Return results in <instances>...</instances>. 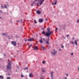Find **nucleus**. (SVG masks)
<instances>
[{
  "label": "nucleus",
  "instance_id": "52",
  "mask_svg": "<svg viewBox=\"0 0 79 79\" xmlns=\"http://www.w3.org/2000/svg\"><path fill=\"white\" fill-rule=\"evenodd\" d=\"M77 41H79V40H77Z\"/></svg>",
  "mask_w": 79,
  "mask_h": 79
},
{
  "label": "nucleus",
  "instance_id": "64",
  "mask_svg": "<svg viewBox=\"0 0 79 79\" xmlns=\"http://www.w3.org/2000/svg\"><path fill=\"white\" fill-rule=\"evenodd\" d=\"M2 13H3V12H2Z\"/></svg>",
  "mask_w": 79,
  "mask_h": 79
},
{
  "label": "nucleus",
  "instance_id": "6",
  "mask_svg": "<svg viewBox=\"0 0 79 79\" xmlns=\"http://www.w3.org/2000/svg\"><path fill=\"white\" fill-rule=\"evenodd\" d=\"M43 21H44V20L42 19H40L39 20V22L40 23H43Z\"/></svg>",
  "mask_w": 79,
  "mask_h": 79
},
{
  "label": "nucleus",
  "instance_id": "14",
  "mask_svg": "<svg viewBox=\"0 0 79 79\" xmlns=\"http://www.w3.org/2000/svg\"><path fill=\"white\" fill-rule=\"evenodd\" d=\"M37 46H35L34 50H37Z\"/></svg>",
  "mask_w": 79,
  "mask_h": 79
},
{
  "label": "nucleus",
  "instance_id": "49",
  "mask_svg": "<svg viewBox=\"0 0 79 79\" xmlns=\"http://www.w3.org/2000/svg\"><path fill=\"white\" fill-rule=\"evenodd\" d=\"M10 37V36H7V37L8 38H9V37Z\"/></svg>",
  "mask_w": 79,
  "mask_h": 79
},
{
  "label": "nucleus",
  "instance_id": "35",
  "mask_svg": "<svg viewBox=\"0 0 79 79\" xmlns=\"http://www.w3.org/2000/svg\"><path fill=\"white\" fill-rule=\"evenodd\" d=\"M43 40L44 42H45V38H43Z\"/></svg>",
  "mask_w": 79,
  "mask_h": 79
},
{
  "label": "nucleus",
  "instance_id": "25",
  "mask_svg": "<svg viewBox=\"0 0 79 79\" xmlns=\"http://www.w3.org/2000/svg\"><path fill=\"white\" fill-rule=\"evenodd\" d=\"M71 43L72 44H74V42H73V41H71Z\"/></svg>",
  "mask_w": 79,
  "mask_h": 79
},
{
  "label": "nucleus",
  "instance_id": "17",
  "mask_svg": "<svg viewBox=\"0 0 79 79\" xmlns=\"http://www.w3.org/2000/svg\"><path fill=\"white\" fill-rule=\"evenodd\" d=\"M12 38H13V36H10L9 38V39H12Z\"/></svg>",
  "mask_w": 79,
  "mask_h": 79
},
{
  "label": "nucleus",
  "instance_id": "39",
  "mask_svg": "<svg viewBox=\"0 0 79 79\" xmlns=\"http://www.w3.org/2000/svg\"><path fill=\"white\" fill-rule=\"evenodd\" d=\"M42 29H43V30H44V31H45V29H44V28H42Z\"/></svg>",
  "mask_w": 79,
  "mask_h": 79
},
{
  "label": "nucleus",
  "instance_id": "38",
  "mask_svg": "<svg viewBox=\"0 0 79 79\" xmlns=\"http://www.w3.org/2000/svg\"><path fill=\"white\" fill-rule=\"evenodd\" d=\"M7 79H10V77H8L7 78Z\"/></svg>",
  "mask_w": 79,
  "mask_h": 79
},
{
  "label": "nucleus",
  "instance_id": "36",
  "mask_svg": "<svg viewBox=\"0 0 79 79\" xmlns=\"http://www.w3.org/2000/svg\"><path fill=\"white\" fill-rule=\"evenodd\" d=\"M32 40H34V38H31V41H32Z\"/></svg>",
  "mask_w": 79,
  "mask_h": 79
},
{
  "label": "nucleus",
  "instance_id": "27",
  "mask_svg": "<svg viewBox=\"0 0 79 79\" xmlns=\"http://www.w3.org/2000/svg\"><path fill=\"white\" fill-rule=\"evenodd\" d=\"M5 7V8H7V6L6 5H5L4 6Z\"/></svg>",
  "mask_w": 79,
  "mask_h": 79
},
{
  "label": "nucleus",
  "instance_id": "5",
  "mask_svg": "<svg viewBox=\"0 0 79 79\" xmlns=\"http://www.w3.org/2000/svg\"><path fill=\"white\" fill-rule=\"evenodd\" d=\"M11 43L14 46H16V42L15 41H12L11 42Z\"/></svg>",
  "mask_w": 79,
  "mask_h": 79
},
{
  "label": "nucleus",
  "instance_id": "58",
  "mask_svg": "<svg viewBox=\"0 0 79 79\" xmlns=\"http://www.w3.org/2000/svg\"><path fill=\"white\" fill-rule=\"evenodd\" d=\"M59 50H61V49H59Z\"/></svg>",
  "mask_w": 79,
  "mask_h": 79
},
{
  "label": "nucleus",
  "instance_id": "63",
  "mask_svg": "<svg viewBox=\"0 0 79 79\" xmlns=\"http://www.w3.org/2000/svg\"><path fill=\"white\" fill-rule=\"evenodd\" d=\"M48 27L49 28H50V27Z\"/></svg>",
  "mask_w": 79,
  "mask_h": 79
},
{
  "label": "nucleus",
  "instance_id": "45",
  "mask_svg": "<svg viewBox=\"0 0 79 79\" xmlns=\"http://www.w3.org/2000/svg\"><path fill=\"white\" fill-rule=\"evenodd\" d=\"M27 40H25V41L26 42L27 41Z\"/></svg>",
  "mask_w": 79,
  "mask_h": 79
},
{
  "label": "nucleus",
  "instance_id": "10",
  "mask_svg": "<svg viewBox=\"0 0 79 79\" xmlns=\"http://www.w3.org/2000/svg\"><path fill=\"white\" fill-rule=\"evenodd\" d=\"M42 34H44V35H45L46 36V32L45 33V31H44L42 32Z\"/></svg>",
  "mask_w": 79,
  "mask_h": 79
},
{
  "label": "nucleus",
  "instance_id": "9",
  "mask_svg": "<svg viewBox=\"0 0 79 79\" xmlns=\"http://www.w3.org/2000/svg\"><path fill=\"white\" fill-rule=\"evenodd\" d=\"M39 42L40 44H42L43 42V41L42 40V39H41V40H39Z\"/></svg>",
  "mask_w": 79,
  "mask_h": 79
},
{
  "label": "nucleus",
  "instance_id": "1",
  "mask_svg": "<svg viewBox=\"0 0 79 79\" xmlns=\"http://www.w3.org/2000/svg\"><path fill=\"white\" fill-rule=\"evenodd\" d=\"M45 0H35L34 2L31 3V6H34V4L35 3L36 5L37 2H38L37 3V6H39V4H40V6L41 5H42V3L44 2Z\"/></svg>",
  "mask_w": 79,
  "mask_h": 79
},
{
  "label": "nucleus",
  "instance_id": "28",
  "mask_svg": "<svg viewBox=\"0 0 79 79\" xmlns=\"http://www.w3.org/2000/svg\"><path fill=\"white\" fill-rule=\"evenodd\" d=\"M42 71L43 73H45V70L42 69Z\"/></svg>",
  "mask_w": 79,
  "mask_h": 79
},
{
  "label": "nucleus",
  "instance_id": "55",
  "mask_svg": "<svg viewBox=\"0 0 79 79\" xmlns=\"http://www.w3.org/2000/svg\"><path fill=\"white\" fill-rule=\"evenodd\" d=\"M64 39H65V37H63Z\"/></svg>",
  "mask_w": 79,
  "mask_h": 79
},
{
  "label": "nucleus",
  "instance_id": "44",
  "mask_svg": "<svg viewBox=\"0 0 79 79\" xmlns=\"http://www.w3.org/2000/svg\"><path fill=\"white\" fill-rule=\"evenodd\" d=\"M10 23H13V22H12V21H10Z\"/></svg>",
  "mask_w": 79,
  "mask_h": 79
},
{
  "label": "nucleus",
  "instance_id": "62",
  "mask_svg": "<svg viewBox=\"0 0 79 79\" xmlns=\"http://www.w3.org/2000/svg\"><path fill=\"white\" fill-rule=\"evenodd\" d=\"M54 0V1H56V0Z\"/></svg>",
  "mask_w": 79,
  "mask_h": 79
},
{
  "label": "nucleus",
  "instance_id": "15",
  "mask_svg": "<svg viewBox=\"0 0 79 79\" xmlns=\"http://www.w3.org/2000/svg\"><path fill=\"white\" fill-rule=\"evenodd\" d=\"M74 43L76 45H77V41H76V40H75Z\"/></svg>",
  "mask_w": 79,
  "mask_h": 79
},
{
  "label": "nucleus",
  "instance_id": "54",
  "mask_svg": "<svg viewBox=\"0 0 79 79\" xmlns=\"http://www.w3.org/2000/svg\"><path fill=\"white\" fill-rule=\"evenodd\" d=\"M40 79H44L43 78H40Z\"/></svg>",
  "mask_w": 79,
  "mask_h": 79
},
{
  "label": "nucleus",
  "instance_id": "42",
  "mask_svg": "<svg viewBox=\"0 0 79 79\" xmlns=\"http://www.w3.org/2000/svg\"><path fill=\"white\" fill-rule=\"evenodd\" d=\"M71 55H73V53H72Z\"/></svg>",
  "mask_w": 79,
  "mask_h": 79
},
{
  "label": "nucleus",
  "instance_id": "37",
  "mask_svg": "<svg viewBox=\"0 0 79 79\" xmlns=\"http://www.w3.org/2000/svg\"><path fill=\"white\" fill-rule=\"evenodd\" d=\"M51 48V46H49L48 47V48Z\"/></svg>",
  "mask_w": 79,
  "mask_h": 79
},
{
  "label": "nucleus",
  "instance_id": "13",
  "mask_svg": "<svg viewBox=\"0 0 79 79\" xmlns=\"http://www.w3.org/2000/svg\"><path fill=\"white\" fill-rule=\"evenodd\" d=\"M33 74L30 73L29 75V77H32V76H33Z\"/></svg>",
  "mask_w": 79,
  "mask_h": 79
},
{
  "label": "nucleus",
  "instance_id": "22",
  "mask_svg": "<svg viewBox=\"0 0 79 79\" xmlns=\"http://www.w3.org/2000/svg\"><path fill=\"white\" fill-rule=\"evenodd\" d=\"M26 69H27H27H28V67H27V68H25L24 69V70H26Z\"/></svg>",
  "mask_w": 79,
  "mask_h": 79
},
{
  "label": "nucleus",
  "instance_id": "26",
  "mask_svg": "<svg viewBox=\"0 0 79 79\" xmlns=\"http://www.w3.org/2000/svg\"><path fill=\"white\" fill-rule=\"evenodd\" d=\"M57 30H58V28H56L55 31L56 32V31H57Z\"/></svg>",
  "mask_w": 79,
  "mask_h": 79
},
{
  "label": "nucleus",
  "instance_id": "61",
  "mask_svg": "<svg viewBox=\"0 0 79 79\" xmlns=\"http://www.w3.org/2000/svg\"><path fill=\"white\" fill-rule=\"evenodd\" d=\"M27 73H28V71H27Z\"/></svg>",
  "mask_w": 79,
  "mask_h": 79
},
{
  "label": "nucleus",
  "instance_id": "40",
  "mask_svg": "<svg viewBox=\"0 0 79 79\" xmlns=\"http://www.w3.org/2000/svg\"><path fill=\"white\" fill-rule=\"evenodd\" d=\"M69 35H67V37H69Z\"/></svg>",
  "mask_w": 79,
  "mask_h": 79
},
{
  "label": "nucleus",
  "instance_id": "32",
  "mask_svg": "<svg viewBox=\"0 0 79 79\" xmlns=\"http://www.w3.org/2000/svg\"><path fill=\"white\" fill-rule=\"evenodd\" d=\"M77 23H79V20H77Z\"/></svg>",
  "mask_w": 79,
  "mask_h": 79
},
{
  "label": "nucleus",
  "instance_id": "51",
  "mask_svg": "<svg viewBox=\"0 0 79 79\" xmlns=\"http://www.w3.org/2000/svg\"><path fill=\"white\" fill-rule=\"evenodd\" d=\"M4 56H6V54H4Z\"/></svg>",
  "mask_w": 79,
  "mask_h": 79
},
{
  "label": "nucleus",
  "instance_id": "57",
  "mask_svg": "<svg viewBox=\"0 0 79 79\" xmlns=\"http://www.w3.org/2000/svg\"><path fill=\"white\" fill-rule=\"evenodd\" d=\"M0 18H2V17H0Z\"/></svg>",
  "mask_w": 79,
  "mask_h": 79
},
{
  "label": "nucleus",
  "instance_id": "29",
  "mask_svg": "<svg viewBox=\"0 0 79 79\" xmlns=\"http://www.w3.org/2000/svg\"><path fill=\"white\" fill-rule=\"evenodd\" d=\"M1 8H4V6H3L2 5L1 6Z\"/></svg>",
  "mask_w": 79,
  "mask_h": 79
},
{
  "label": "nucleus",
  "instance_id": "59",
  "mask_svg": "<svg viewBox=\"0 0 79 79\" xmlns=\"http://www.w3.org/2000/svg\"><path fill=\"white\" fill-rule=\"evenodd\" d=\"M54 51H55V49H54Z\"/></svg>",
  "mask_w": 79,
  "mask_h": 79
},
{
  "label": "nucleus",
  "instance_id": "16",
  "mask_svg": "<svg viewBox=\"0 0 79 79\" xmlns=\"http://www.w3.org/2000/svg\"><path fill=\"white\" fill-rule=\"evenodd\" d=\"M53 72L52 71V72L51 73H50L51 74V77H53Z\"/></svg>",
  "mask_w": 79,
  "mask_h": 79
},
{
  "label": "nucleus",
  "instance_id": "23",
  "mask_svg": "<svg viewBox=\"0 0 79 79\" xmlns=\"http://www.w3.org/2000/svg\"><path fill=\"white\" fill-rule=\"evenodd\" d=\"M41 47L43 48V50H44L45 49V48H44V47L43 46H41Z\"/></svg>",
  "mask_w": 79,
  "mask_h": 79
},
{
  "label": "nucleus",
  "instance_id": "33",
  "mask_svg": "<svg viewBox=\"0 0 79 79\" xmlns=\"http://www.w3.org/2000/svg\"><path fill=\"white\" fill-rule=\"evenodd\" d=\"M21 77H24V75H21Z\"/></svg>",
  "mask_w": 79,
  "mask_h": 79
},
{
  "label": "nucleus",
  "instance_id": "19",
  "mask_svg": "<svg viewBox=\"0 0 79 79\" xmlns=\"http://www.w3.org/2000/svg\"><path fill=\"white\" fill-rule=\"evenodd\" d=\"M0 78H1V79H3V76H0Z\"/></svg>",
  "mask_w": 79,
  "mask_h": 79
},
{
  "label": "nucleus",
  "instance_id": "48",
  "mask_svg": "<svg viewBox=\"0 0 79 79\" xmlns=\"http://www.w3.org/2000/svg\"><path fill=\"white\" fill-rule=\"evenodd\" d=\"M62 48H64V46H62Z\"/></svg>",
  "mask_w": 79,
  "mask_h": 79
},
{
  "label": "nucleus",
  "instance_id": "41",
  "mask_svg": "<svg viewBox=\"0 0 79 79\" xmlns=\"http://www.w3.org/2000/svg\"><path fill=\"white\" fill-rule=\"evenodd\" d=\"M64 79H67V78L66 77H64Z\"/></svg>",
  "mask_w": 79,
  "mask_h": 79
},
{
  "label": "nucleus",
  "instance_id": "3",
  "mask_svg": "<svg viewBox=\"0 0 79 79\" xmlns=\"http://www.w3.org/2000/svg\"><path fill=\"white\" fill-rule=\"evenodd\" d=\"M11 68V63L10 62L8 63V64L7 66V69H10Z\"/></svg>",
  "mask_w": 79,
  "mask_h": 79
},
{
  "label": "nucleus",
  "instance_id": "30",
  "mask_svg": "<svg viewBox=\"0 0 79 79\" xmlns=\"http://www.w3.org/2000/svg\"><path fill=\"white\" fill-rule=\"evenodd\" d=\"M45 61H44L43 62V64H45Z\"/></svg>",
  "mask_w": 79,
  "mask_h": 79
},
{
  "label": "nucleus",
  "instance_id": "47",
  "mask_svg": "<svg viewBox=\"0 0 79 79\" xmlns=\"http://www.w3.org/2000/svg\"><path fill=\"white\" fill-rule=\"evenodd\" d=\"M47 20H48L47 19H45V20H46V21H47Z\"/></svg>",
  "mask_w": 79,
  "mask_h": 79
},
{
  "label": "nucleus",
  "instance_id": "4",
  "mask_svg": "<svg viewBox=\"0 0 79 79\" xmlns=\"http://www.w3.org/2000/svg\"><path fill=\"white\" fill-rule=\"evenodd\" d=\"M47 30H48L47 31V32H46V34H47V33H51V34H52V31H50V28H47Z\"/></svg>",
  "mask_w": 79,
  "mask_h": 79
},
{
  "label": "nucleus",
  "instance_id": "34",
  "mask_svg": "<svg viewBox=\"0 0 79 79\" xmlns=\"http://www.w3.org/2000/svg\"><path fill=\"white\" fill-rule=\"evenodd\" d=\"M51 79H54L53 77H51Z\"/></svg>",
  "mask_w": 79,
  "mask_h": 79
},
{
  "label": "nucleus",
  "instance_id": "2",
  "mask_svg": "<svg viewBox=\"0 0 79 79\" xmlns=\"http://www.w3.org/2000/svg\"><path fill=\"white\" fill-rule=\"evenodd\" d=\"M46 35V36H47V37H48V39L45 41L46 42L47 41V42H46V44H49V40L50 39L49 38V37H50V35H51V33H47Z\"/></svg>",
  "mask_w": 79,
  "mask_h": 79
},
{
  "label": "nucleus",
  "instance_id": "8",
  "mask_svg": "<svg viewBox=\"0 0 79 79\" xmlns=\"http://www.w3.org/2000/svg\"><path fill=\"white\" fill-rule=\"evenodd\" d=\"M58 2V1L56 0L55 2V3L54 4V3L52 2V5H56V2Z\"/></svg>",
  "mask_w": 79,
  "mask_h": 79
},
{
  "label": "nucleus",
  "instance_id": "24",
  "mask_svg": "<svg viewBox=\"0 0 79 79\" xmlns=\"http://www.w3.org/2000/svg\"><path fill=\"white\" fill-rule=\"evenodd\" d=\"M34 23H35V24H37V21L35 20H34Z\"/></svg>",
  "mask_w": 79,
  "mask_h": 79
},
{
  "label": "nucleus",
  "instance_id": "50",
  "mask_svg": "<svg viewBox=\"0 0 79 79\" xmlns=\"http://www.w3.org/2000/svg\"><path fill=\"white\" fill-rule=\"evenodd\" d=\"M18 67H19V66H17V68H18Z\"/></svg>",
  "mask_w": 79,
  "mask_h": 79
},
{
  "label": "nucleus",
  "instance_id": "11",
  "mask_svg": "<svg viewBox=\"0 0 79 79\" xmlns=\"http://www.w3.org/2000/svg\"><path fill=\"white\" fill-rule=\"evenodd\" d=\"M17 22H20L21 23H22V22H23V20L21 19V20H20L19 21H17Z\"/></svg>",
  "mask_w": 79,
  "mask_h": 79
},
{
  "label": "nucleus",
  "instance_id": "60",
  "mask_svg": "<svg viewBox=\"0 0 79 79\" xmlns=\"http://www.w3.org/2000/svg\"><path fill=\"white\" fill-rule=\"evenodd\" d=\"M41 76H42V74H41Z\"/></svg>",
  "mask_w": 79,
  "mask_h": 79
},
{
  "label": "nucleus",
  "instance_id": "21",
  "mask_svg": "<svg viewBox=\"0 0 79 79\" xmlns=\"http://www.w3.org/2000/svg\"><path fill=\"white\" fill-rule=\"evenodd\" d=\"M15 38H19V36H18L17 35H16L15 36Z\"/></svg>",
  "mask_w": 79,
  "mask_h": 79
},
{
  "label": "nucleus",
  "instance_id": "7",
  "mask_svg": "<svg viewBox=\"0 0 79 79\" xmlns=\"http://www.w3.org/2000/svg\"><path fill=\"white\" fill-rule=\"evenodd\" d=\"M57 53V52L56 51H55V52H52L51 54L53 56H55V54H56V53Z\"/></svg>",
  "mask_w": 79,
  "mask_h": 79
},
{
  "label": "nucleus",
  "instance_id": "46",
  "mask_svg": "<svg viewBox=\"0 0 79 79\" xmlns=\"http://www.w3.org/2000/svg\"><path fill=\"white\" fill-rule=\"evenodd\" d=\"M63 44H61V46H63Z\"/></svg>",
  "mask_w": 79,
  "mask_h": 79
},
{
  "label": "nucleus",
  "instance_id": "18",
  "mask_svg": "<svg viewBox=\"0 0 79 79\" xmlns=\"http://www.w3.org/2000/svg\"><path fill=\"white\" fill-rule=\"evenodd\" d=\"M2 35H3V36L6 35L5 34V33H2Z\"/></svg>",
  "mask_w": 79,
  "mask_h": 79
},
{
  "label": "nucleus",
  "instance_id": "31",
  "mask_svg": "<svg viewBox=\"0 0 79 79\" xmlns=\"http://www.w3.org/2000/svg\"><path fill=\"white\" fill-rule=\"evenodd\" d=\"M32 45L31 44V45H29V47H32Z\"/></svg>",
  "mask_w": 79,
  "mask_h": 79
},
{
  "label": "nucleus",
  "instance_id": "12",
  "mask_svg": "<svg viewBox=\"0 0 79 79\" xmlns=\"http://www.w3.org/2000/svg\"><path fill=\"white\" fill-rule=\"evenodd\" d=\"M37 13L38 14H40V13H41V12L39 10H37Z\"/></svg>",
  "mask_w": 79,
  "mask_h": 79
},
{
  "label": "nucleus",
  "instance_id": "43",
  "mask_svg": "<svg viewBox=\"0 0 79 79\" xmlns=\"http://www.w3.org/2000/svg\"><path fill=\"white\" fill-rule=\"evenodd\" d=\"M0 12H1V13H2V10H0Z\"/></svg>",
  "mask_w": 79,
  "mask_h": 79
},
{
  "label": "nucleus",
  "instance_id": "53",
  "mask_svg": "<svg viewBox=\"0 0 79 79\" xmlns=\"http://www.w3.org/2000/svg\"><path fill=\"white\" fill-rule=\"evenodd\" d=\"M66 76H68V74H66Z\"/></svg>",
  "mask_w": 79,
  "mask_h": 79
},
{
  "label": "nucleus",
  "instance_id": "20",
  "mask_svg": "<svg viewBox=\"0 0 79 79\" xmlns=\"http://www.w3.org/2000/svg\"><path fill=\"white\" fill-rule=\"evenodd\" d=\"M27 40H28V41H29L30 42H31V38H30V39H27Z\"/></svg>",
  "mask_w": 79,
  "mask_h": 79
},
{
  "label": "nucleus",
  "instance_id": "56",
  "mask_svg": "<svg viewBox=\"0 0 79 79\" xmlns=\"http://www.w3.org/2000/svg\"><path fill=\"white\" fill-rule=\"evenodd\" d=\"M74 39V37L72 38V39Z\"/></svg>",
  "mask_w": 79,
  "mask_h": 79
}]
</instances>
